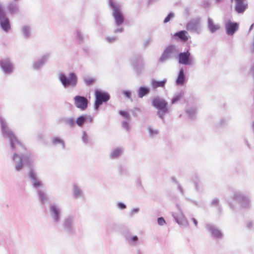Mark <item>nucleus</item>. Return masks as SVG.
Masks as SVG:
<instances>
[{"label": "nucleus", "instance_id": "nucleus-1", "mask_svg": "<svg viewBox=\"0 0 254 254\" xmlns=\"http://www.w3.org/2000/svg\"><path fill=\"white\" fill-rule=\"evenodd\" d=\"M0 128L1 135L8 140L10 148L14 152L12 159H29L30 155L26 148L9 127L6 120L2 117H0Z\"/></svg>", "mask_w": 254, "mask_h": 254}, {"label": "nucleus", "instance_id": "nucleus-2", "mask_svg": "<svg viewBox=\"0 0 254 254\" xmlns=\"http://www.w3.org/2000/svg\"><path fill=\"white\" fill-rule=\"evenodd\" d=\"M228 204L231 209L235 210L238 206L243 208L249 207L251 201L249 198L242 193L236 191L233 195V199L228 200Z\"/></svg>", "mask_w": 254, "mask_h": 254}, {"label": "nucleus", "instance_id": "nucleus-3", "mask_svg": "<svg viewBox=\"0 0 254 254\" xmlns=\"http://www.w3.org/2000/svg\"><path fill=\"white\" fill-rule=\"evenodd\" d=\"M58 79L64 88H74L78 82L77 75L74 72H70L67 74L61 72L59 74Z\"/></svg>", "mask_w": 254, "mask_h": 254}, {"label": "nucleus", "instance_id": "nucleus-4", "mask_svg": "<svg viewBox=\"0 0 254 254\" xmlns=\"http://www.w3.org/2000/svg\"><path fill=\"white\" fill-rule=\"evenodd\" d=\"M29 177L32 182L33 186L38 189V193L40 201L42 204H45L48 200V197L43 190L39 189L43 188V184L40 181L37 174L33 170L29 172Z\"/></svg>", "mask_w": 254, "mask_h": 254}, {"label": "nucleus", "instance_id": "nucleus-5", "mask_svg": "<svg viewBox=\"0 0 254 254\" xmlns=\"http://www.w3.org/2000/svg\"><path fill=\"white\" fill-rule=\"evenodd\" d=\"M109 4L112 9V15L117 26H121L124 21V17L122 11L121 6L115 0H109Z\"/></svg>", "mask_w": 254, "mask_h": 254}, {"label": "nucleus", "instance_id": "nucleus-6", "mask_svg": "<svg viewBox=\"0 0 254 254\" xmlns=\"http://www.w3.org/2000/svg\"><path fill=\"white\" fill-rule=\"evenodd\" d=\"M0 69L5 75H10L13 74L15 67L11 59L7 57L0 59Z\"/></svg>", "mask_w": 254, "mask_h": 254}, {"label": "nucleus", "instance_id": "nucleus-7", "mask_svg": "<svg viewBox=\"0 0 254 254\" xmlns=\"http://www.w3.org/2000/svg\"><path fill=\"white\" fill-rule=\"evenodd\" d=\"M95 100L94 102V110L97 111L103 103L107 102L110 99V94L105 91L99 89L95 90Z\"/></svg>", "mask_w": 254, "mask_h": 254}, {"label": "nucleus", "instance_id": "nucleus-8", "mask_svg": "<svg viewBox=\"0 0 254 254\" xmlns=\"http://www.w3.org/2000/svg\"><path fill=\"white\" fill-rule=\"evenodd\" d=\"M0 27L4 32H7L11 29L9 18L7 15L3 4L0 1Z\"/></svg>", "mask_w": 254, "mask_h": 254}, {"label": "nucleus", "instance_id": "nucleus-9", "mask_svg": "<svg viewBox=\"0 0 254 254\" xmlns=\"http://www.w3.org/2000/svg\"><path fill=\"white\" fill-rule=\"evenodd\" d=\"M49 211L53 223L59 224L61 222L62 213L61 205L56 203H52L50 205Z\"/></svg>", "mask_w": 254, "mask_h": 254}, {"label": "nucleus", "instance_id": "nucleus-10", "mask_svg": "<svg viewBox=\"0 0 254 254\" xmlns=\"http://www.w3.org/2000/svg\"><path fill=\"white\" fill-rule=\"evenodd\" d=\"M176 58L178 63L182 65H191L194 63V57L189 50L180 52Z\"/></svg>", "mask_w": 254, "mask_h": 254}, {"label": "nucleus", "instance_id": "nucleus-11", "mask_svg": "<svg viewBox=\"0 0 254 254\" xmlns=\"http://www.w3.org/2000/svg\"><path fill=\"white\" fill-rule=\"evenodd\" d=\"M201 18L195 17L191 19L186 24V29L190 33L200 34L202 31L200 24Z\"/></svg>", "mask_w": 254, "mask_h": 254}, {"label": "nucleus", "instance_id": "nucleus-12", "mask_svg": "<svg viewBox=\"0 0 254 254\" xmlns=\"http://www.w3.org/2000/svg\"><path fill=\"white\" fill-rule=\"evenodd\" d=\"M131 64L136 74H140L145 65L142 56L139 54L134 55L131 58Z\"/></svg>", "mask_w": 254, "mask_h": 254}, {"label": "nucleus", "instance_id": "nucleus-13", "mask_svg": "<svg viewBox=\"0 0 254 254\" xmlns=\"http://www.w3.org/2000/svg\"><path fill=\"white\" fill-rule=\"evenodd\" d=\"M177 211L172 213V216L176 222L181 226L187 227L189 226L187 218L184 214L183 211L179 205H177Z\"/></svg>", "mask_w": 254, "mask_h": 254}, {"label": "nucleus", "instance_id": "nucleus-14", "mask_svg": "<svg viewBox=\"0 0 254 254\" xmlns=\"http://www.w3.org/2000/svg\"><path fill=\"white\" fill-rule=\"evenodd\" d=\"M65 231L69 233H72L75 230V216L72 214L66 216L63 222Z\"/></svg>", "mask_w": 254, "mask_h": 254}, {"label": "nucleus", "instance_id": "nucleus-15", "mask_svg": "<svg viewBox=\"0 0 254 254\" xmlns=\"http://www.w3.org/2000/svg\"><path fill=\"white\" fill-rule=\"evenodd\" d=\"M50 57L49 54H45L34 60L32 64V68L36 71H39L44 66Z\"/></svg>", "mask_w": 254, "mask_h": 254}, {"label": "nucleus", "instance_id": "nucleus-16", "mask_svg": "<svg viewBox=\"0 0 254 254\" xmlns=\"http://www.w3.org/2000/svg\"><path fill=\"white\" fill-rule=\"evenodd\" d=\"M177 53V49L174 45H170L166 47L159 59L160 63H164L171 58L173 53Z\"/></svg>", "mask_w": 254, "mask_h": 254}, {"label": "nucleus", "instance_id": "nucleus-17", "mask_svg": "<svg viewBox=\"0 0 254 254\" xmlns=\"http://www.w3.org/2000/svg\"><path fill=\"white\" fill-rule=\"evenodd\" d=\"M73 101L75 107L81 111H85L88 107V100L83 96L76 95Z\"/></svg>", "mask_w": 254, "mask_h": 254}, {"label": "nucleus", "instance_id": "nucleus-18", "mask_svg": "<svg viewBox=\"0 0 254 254\" xmlns=\"http://www.w3.org/2000/svg\"><path fill=\"white\" fill-rule=\"evenodd\" d=\"M239 24L236 22H233L231 20H227L225 23V28L226 34L229 36L233 35L238 31Z\"/></svg>", "mask_w": 254, "mask_h": 254}, {"label": "nucleus", "instance_id": "nucleus-19", "mask_svg": "<svg viewBox=\"0 0 254 254\" xmlns=\"http://www.w3.org/2000/svg\"><path fill=\"white\" fill-rule=\"evenodd\" d=\"M205 228L211 236L216 239H222L223 235L220 230L214 225L211 224H206Z\"/></svg>", "mask_w": 254, "mask_h": 254}, {"label": "nucleus", "instance_id": "nucleus-20", "mask_svg": "<svg viewBox=\"0 0 254 254\" xmlns=\"http://www.w3.org/2000/svg\"><path fill=\"white\" fill-rule=\"evenodd\" d=\"M152 105L157 109H168V102L164 99L158 96L152 99Z\"/></svg>", "mask_w": 254, "mask_h": 254}, {"label": "nucleus", "instance_id": "nucleus-21", "mask_svg": "<svg viewBox=\"0 0 254 254\" xmlns=\"http://www.w3.org/2000/svg\"><path fill=\"white\" fill-rule=\"evenodd\" d=\"M32 160H18L15 163V169L17 171H20L22 169L27 168L30 169V172L32 170ZM35 172V171L33 170Z\"/></svg>", "mask_w": 254, "mask_h": 254}, {"label": "nucleus", "instance_id": "nucleus-22", "mask_svg": "<svg viewBox=\"0 0 254 254\" xmlns=\"http://www.w3.org/2000/svg\"><path fill=\"white\" fill-rule=\"evenodd\" d=\"M59 124L64 123L65 126L73 128L75 126V121L73 117H61L57 120Z\"/></svg>", "mask_w": 254, "mask_h": 254}, {"label": "nucleus", "instance_id": "nucleus-23", "mask_svg": "<svg viewBox=\"0 0 254 254\" xmlns=\"http://www.w3.org/2000/svg\"><path fill=\"white\" fill-rule=\"evenodd\" d=\"M6 8L11 15H14L19 11L18 4L15 0L9 2L6 5Z\"/></svg>", "mask_w": 254, "mask_h": 254}, {"label": "nucleus", "instance_id": "nucleus-24", "mask_svg": "<svg viewBox=\"0 0 254 254\" xmlns=\"http://www.w3.org/2000/svg\"><path fill=\"white\" fill-rule=\"evenodd\" d=\"M186 82L187 79L185 71L183 68H181L179 69L176 79V84L177 86H183Z\"/></svg>", "mask_w": 254, "mask_h": 254}, {"label": "nucleus", "instance_id": "nucleus-25", "mask_svg": "<svg viewBox=\"0 0 254 254\" xmlns=\"http://www.w3.org/2000/svg\"><path fill=\"white\" fill-rule=\"evenodd\" d=\"M175 38L182 42H187L190 36L188 35V32L186 30H181L177 32L174 35Z\"/></svg>", "mask_w": 254, "mask_h": 254}, {"label": "nucleus", "instance_id": "nucleus-26", "mask_svg": "<svg viewBox=\"0 0 254 254\" xmlns=\"http://www.w3.org/2000/svg\"><path fill=\"white\" fill-rule=\"evenodd\" d=\"M72 193L73 197L75 198H81L83 196V192L82 189L76 183L72 185Z\"/></svg>", "mask_w": 254, "mask_h": 254}, {"label": "nucleus", "instance_id": "nucleus-27", "mask_svg": "<svg viewBox=\"0 0 254 254\" xmlns=\"http://www.w3.org/2000/svg\"><path fill=\"white\" fill-rule=\"evenodd\" d=\"M207 27L211 33H215L220 28V25L214 24L213 19L210 17H208L207 19Z\"/></svg>", "mask_w": 254, "mask_h": 254}, {"label": "nucleus", "instance_id": "nucleus-28", "mask_svg": "<svg viewBox=\"0 0 254 254\" xmlns=\"http://www.w3.org/2000/svg\"><path fill=\"white\" fill-rule=\"evenodd\" d=\"M167 82V79L166 78H164L161 81L153 79L151 80V85L153 89H156L158 87L164 88Z\"/></svg>", "mask_w": 254, "mask_h": 254}, {"label": "nucleus", "instance_id": "nucleus-29", "mask_svg": "<svg viewBox=\"0 0 254 254\" xmlns=\"http://www.w3.org/2000/svg\"><path fill=\"white\" fill-rule=\"evenodd\" d=\"M52 144L54 146L59 145L62 149H64L65 144L64 140L58 136H55L51 138Z\"/></svg>", "mask_w": 254, "mask_h": 254}, {"label": "nucleus", "instance_id": "nucleus-30", "mask_svg": "<svg viewBox=\"0 0 254 254\" xmlns=\"http://www.w3.org/2000/svg\"><path fill=\"white\" fill-rule=\"evenodd\" d=\"M196 110L197 107L196 106L190 107L188 106L186 109V113L190 119L193 120L195 117Z\"/></svg>", "mask_w": 254, "mask_h": 254}, {"label": "nucleus", "instance_id": "nucleus-31", "mask_svg": "<svg viewBox=\"0 0 254 254\" xmlns=\"http://www.w3.org/2000/svg\"><path fill=\"white\" fill-rule=\"evenodd\" d=\"M150 91V88L147 86H140L139 87L137 92L138 97L140 98H143L144 96L148 95Z\"/></svg>", "mask_w": 254, "mask_h": 254}, {"label": "nucleus", "instance_id": "nucleus-32", "mask_svg": "<svg viewBox=\"0 0 254 254\" xmlns=\"http://www.w3.org/2000/svg\"><path fill=\"white\" fill-rule=\"evenodd\" d=\"M21 31L24 38L28 39L31 35V28L28 25H24L22 27Z\"/></svg>", "mask_w": 254, "mask_h": 254}, {"label": "nucleus", "instance_id": "nucleus-33", "mask_svg": "<svg viewBox=\"0 0 254 254\" xmlns=\"http://www.w3.org/2000/svg\"><path fill=\"white\" fill-rule=\"evenodd\" d=\"M74 34L79 44H82L84 40V36L82 31L79 29L75 31Z\"/></svg>", "mask_w": 254, "mask_h": 254}, {"label": "nucleus", "instance_id": "nucleus-34", "mask_svg": "<svg viewBox=\"0 0 254 254\" xmlns=\"http://www.w3.org/2000/svg\"><path fill=\"white\" fill-rule=\"evenodd\" d=\"M75 121V125L76 124L79 127H83L84 124L86 123V118L85 115L79 116Z\"/></svg>", "mask_w": 254, "mask_h": 254}, {"label": "nucleus", "instance_id": "nucleus-35", "mask_svg": "<svg viewBox=\"0 0 254 254\" xmlns=\"http://www.w3.org/2000/svg\"><path fill=\"white\" fill-rule=\"evenodd\" d=\"M184 96V92L181 91L176 93L173 98L172 99L171 102L172 104H175L178 101H179Z\"/></svg>", "mask_w": 254, "mask_h": 254}, {"label": "nucleus", "instance_id": "nucleus-36", "mask_svg": "<svg viewBox=\"0 0 254 254\" xmlns=\"http://www.w3.org/2000/svg\"><path fill=\"white\" fill-rule=\"evenodd\" d=\"M147 130L148 131L149 137L152 138L156 136L159 132L158 129H154L150 126L148 127Z\"/></svg>", "mask_w": 254, "mask_h": 254}, {"label": "nucleus", "instance_id": "nucleus-37", "mask_svg": "<svg viewBox=\"0 0 254 254\" xmlns=\"http://www.w3.org/2000/svg\"><path fill=\"white\" fill-rule=\"evenodd\" d=\"M158 111L157 114L158 117L163 121H164V115L168 113L169 112V109H157Z\"/></svg>", "mask_w": 254, "mask_h": 254}, {"label": "nucleus", "instance_id": "nucleus-38", "mask_svg": "<svg viewBox=\"0 0 254 254\" xmlns=\"http://www.w3.org/2000/svg\"><path fill=\"white\" fill-rule=\"evenodd\" d=\"M123 151L122 148H116L112 151L111 156L113 158L118 157L123 152Z\"/></svg>", "mask_w": 254, "mask_h": 254}, {"label": "nucleus", "instance_id": "nucleus-39", "mask_svg": "<svg viewBox=\"0 0 254 254\" xmlns=\"http://www.w3.org/2000/svg\"><path fill=\"white\" fill-rule=\"evenodd\" d=\"M192 181L194 183L195 189L196 190H198L201 184V181L197 175H195L192 178Z\"/></svg>", "mask_w": 254, "mask_h": 254}, {"label": "nucleus", "instance_id": "nucleus-40", "mask_svg": "<svg viewBox=\"0 0 254 254\" xmlns=\"http://www.w3.org/2000/svg\"><path fill=\"white\" fill-rule=\"evenodd\" d=\"M81 140L83 143L87 144L89 143V139L87 133L85 131H83L81 136Z\"/></svg>", "mask_w": 254, "mask_h": 254}, {"label": "nucleus", "instance_id": "nucleus-41", "mask_svg": "<svg viewBox=\"0 0 254 254\" xmlns=\"http://www.w3.org/2000/svg\"><path fill=\"white\" fill-rule=\"evenodd\" d=\"M83 81L87 86H90L95 82V79L94 78L84 77Z\"/></svg>", "mask_w": 254, "mask_h": 254}, {"label": "nucleus", "instance_id": "nucleus-42", "mask_svg": "<svg viewBox=\"0 0 254 254\" xmlns=\"http://www.w3.org/2000/svg\"><path fill=\"white\" fill-rule=\"evenodd\" d=\"M123 127L127 131L129 132L131 130L130 124L127 121H123L122 123Z\"/></svg>", "mask_w": 254, "mask_h": 254}, {"label": "nucleus", "instance_id": "nucleus-43", "mask_svg": "<svg viewBox=\"0 0 254 254\" xmlns=\"http://www.w3.org/2000/svg\"><path fill=\"white\" fill-rule=\"evenodd\" d=\"M228 121V120L226 118H221L218 123V126L220 127H223L227 125Z\"/></svg>", "mask_w": 254, "mask_h": 254}, {"label": "nucleus", "instance_id": "nucleus-44", "mask_svg": "<svg viewBox=\"0 0 254 254\" xmlns=\"http://www.w3.org/2000/svg\"><path fill=\"white\" fill-rule=\"evenodd\" d=\"M175 16V14L173 12H170L165 18L164 23H166L170 21V20Z\"/></svg>", "mask_w": 254, "mask_h": 254}, {"label": "nucleus", "instance_id": "nucleus-45", "mask_svg": "<svg viewBox=\"0 0 254 254\" xmlns=\"http://www.w3.org/2000/svg\"><path fill=\"white\" fill-rule=\"evenodd\" d=\"M119 114L123 118L126 119L127 120H129L130 119V116L128 113L125 111L120 110L119 112Z\"/></svg>", "mask_w": 254, "mask_h": 254}, {"label": "nucleus", "instance_id": "nucleus-46", "mask_svg": "<svg viewBox=\"0 0 254 254\" xmlns=\"http://www.w3.org/2000/svg\"><path fill=\"white\" fill-rule=\"evenodd\" d=\"M105 40L108 43H114L115 41H116L117 40V38L115 36H112V37L107 36V37H105Z\"/></svg>", "mask_w": 254, "mask_h": 254}, {"label": "nucleus", "instance_id": "nucleus-47", "mask_svg": "<svg viewBox=\"0 0 254 254\" xmlns=\"http://www.w3.org/2000/svg\"><path fill=\"white\" fill-rule=\"evenodd\" d=\"M138 237L136 236H134L131 237L129 240V242L132 245H135L138 242Z\"/></svg>", "mask_w": 254, "mask_h": 254}, {"label": "nucleus", "instance_id": "nucleus-48", "mask_svg": "<svg viewBox=\"0 0 254 254\" xmlns=\"http://www.w3.org/2000/svg\"><path fill=\"white\" fill-rule=\"evenodd\" d=\"M123 94L128 99H130L132 101V98L131 97V92L129 90H123L122 91Z\"/></svg>", "mask_w": 254, "mask_h": 254}, {"label": "nucleus", "instance_id": "nucleus-49", "mask_svg": "<svg viewBox=\"0 0 254 254\" xmlns=\"http://www.w3.org/2000/svg\"><path fill=\"white\" fill-rule=\"evenodd\" d=\"M219 199L217 198H215L212 199V200L211 201V204H212V205H213L214 206L218 207V209L220 210V207L219 206Z\"/></svg>", "mask_w": 254, "mask_h": 254}, {"label": "nucleus", "instance_id": "nucleus-50", "mask_svg": "<svg viewBox=\"0 0 254 254\" xmlns=\"http://www.w3.org/2000/svg\"><path fill=\"white\" fill-rule=\"evenodd\" d=\"M152 42L151 38H149L144 40L143 43V48H146Z\"/></svg>", "mask_w": 254, "mask_h": 254}, {"label": "nucleus", "instance_id": "nucleus-51", "mask_svg": "<svg viewBox=\"0 0 254 254\" xmlns=\"http://www.w3.org/2000/svg\"><path fill=\"white\" fill-rule=\"evenodd\" d=\"M157 223L160 226H163L166 223L165 219L162 217L157 219Z\"/></svg>", "mask_w": 254, "mask_h": 254}, {"label": "nucleus", "instance_id": "nucleus-52", "mask_svg": "<svg viewBox=\"0 0 254 254\" xmlns=\"http://www.w3.org/2000/svg\"><path fill=\"white\" fill-rule=\"evenodd\" d=\"M117 206L118 208L121 210L125 209L127 208L126 205L121 202H118L117 204Z\"/></svg>", "mask_w": 254, "mask_h": 254}, {"label": "nucleus", "instance_id": "nucleus-53", "mask_svg": "<svg viewBox=\"0 0 254 254\" xmlns=\"http://www.w3.org/2000/svg\"><path fill=\"white\" fill-rule=\"evenodd\" d=\"M86 118V123H92L94 121L93 117L90 115H85Z\"/></svg>", "mask_w": 254, "mask_h": 254}, {"label": "nucleus", "instance_id": "nucleus-54", "mask_svg": "<svg viewBox=\"0 0 254 254\" xmlns=\"http://www.w3.org/2000/svg\"><path fill=\"white\" fill-rule=\"evenodd\" d=\"M123 31V28L121 27H117L114 30V33H122Z\"/></svg>", "mask_w": 254, "mask_h": 254}, {"label": "nucleus", "instance_id": "nucleus-55", "mask_svg": "<svg viewBox=\"0 0 254 254\" xmlns=\"http://www.w3.org/2000/svg\"><path fill=\"white\" fill-rule=\"evenodd\" d=\"M191 220L193 222V224L194 227L195 228H197V227H198V221H197V220L196 219H195L194 218H193V217H192L191 218Z\"/></svg>", "mask_w": 254, "mask_h": 254}, {"label": "nucleus", "instance_id": "nucleus-56", "mask_svg": "<svg viewBox=\"0 0 254 254\" xmlns=\"http://www.w3.org/2000/svg\"><path fill=\"white\" fill-rule=\"evenodd\" d=\"M139 208H134L131 210V213L132 214H135L138 213L139 212Z\"/></svg>", "mask_w": 254, "mask_h": 254}, {"label": "nucleus", "instance_id": "nucleus-57", "mask_svg": "<svg viewBox=\"0 0 254 254\" xmlns=\"http://www.w3.org/2000/svg\"><path fill=\"white\" fill-rule=\"evenodd\" d=\"M178 189L181 194L184 195L185 194L184 190L183 189L182 187L179 184L178 185Z\"/></svg>", "mask_w": 254, "mask_h": 254}, {"label": "nucleus", "instance_id": "nucleus-58", "mask_svg": "<svg viewBox=\"0 0 254 254\" xmlns=\"http://www.w3.org/2000/svg\"><path fill=\"white\" fill-rule=\"evenodd\" d=\"M244 142H245V145L249 148H251V145L250 144V143H249V141L247 139H244Z\"/></svg>", "mask_w": 254, "mask_h": 254}, {"label": "nucleus", "instance_id": "nucleus-59", "mask_svg": "<svg viewBox=\"0 0 254 254\" xmlns=\"http://www.w3.org/2000/svg\"><path fill=\"white\" fill-rule=\"evenodd\" d=\"M136 254H143V253L141 250H137L136 252Z\"/></svg>", "mask_w": 254, "mask_h": 254}, {"label": "nucleus", "instance_id": "nucleus-60", "mask_svg": "<svg viewBox=\"0 0 254 254\" xmlns=\"http://www.w3.org/2000/svg\"><path fill=\"white\" fill-rule=\"evenodd\" d=\"M253 223L252 222H250V223H248V226L250 228L253 227Z\"/></svg>", "mask_w": 254, "mask_h": 254}, {"label": "nucleus", "instance_id": "nucleus-61", "mask_svg": "<svg viewBox=\"0 0 254 254\" xmlns=\"http://www.w3.org/2000/svg\"><path fill=\"white\" fill-rule=\"evenodd\" d=\"M254 26V23L252 24L251 25V26H250V27L249 28V32H250L252 30V29L253 28Z\"/></svg>", "mask_w": 254, "mask_h": 254}, {"label": "nucleus", "instance_id": "nucleus-62", "mask_svg": "<svg viewBox=\"0 0 254 254\" xmlns=\"http://www.w3.org/2000/svg\"><path fill=\"white\" fill-rule=\"evenodd\" d=\"M158 0H148V2L149 3H151L152 2H156L157 1H158Z\"/></svg>", "mask_w": 254, "mask_h": 254}, {"label": "nucleus", "instance_id": "nucleus-63", "mask_svg": "<svg viewBox=\"0 0 254 254\" xmlns=\"http://www.w3.org/2000/svg\"><path fill=\"white\" fill-rule=\"evenodd\" d=\"M252 129H253V133L254 134V121L253 122V124H252Z\"/></svg>", "mask_w": 254, "mask_h": 254}, {"label": "nucleus", "instance_id": "nucleus-64", "mask_svg": "<svg viewBox=\"0 0 254 254\" xmlns=\"http://www.w3.org/2000/svg\"><path fill=\"white\" fill-rule=\"evenodd\" d=\"M132 115L134 117H136L137 116V114L135 113L134 112H132Z\"/></svg>", "mask_w": 254, "mask_h": 254}]
</instances>
